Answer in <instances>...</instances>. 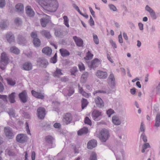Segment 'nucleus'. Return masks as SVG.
<instances>
[{"instance_id":"f3484780","label":"nucleus","mask_w":160,"mask_h":160,"mask_svg":"<svg viewBox=\"0 0 160 160\" xmlns=\"http://www.w3.org/2000/svg\"><path fill=\"white\" fill-rule=\"evenodd\" d=\"M73 39L77 46L79 47H83V41L81 38L75 36L73 37Z\"/></svg>"},{"instance_id":"c756f323","label":"nucleus","mask_w":160,"mask_h":160,"mask_svg":"<svg viewBox=\"0 0 160 160\" xmlns=\"http://www.w3.org/2000/svg\"><path fill=\"white\" fill-rule=\"evenodd\" d=\"M61 56L63 57L68 56L70 54L69 52L66 49L62 48L59 50Z\"/></svg>"},{"instance_id":"412c9836","label":"nucleus","mask_w":160,"mask_h":160,"mask_svg":"<svg viewBox=\"0 0 160 160\" xmlns=\"http://www.w3.org/2000/svg\"><path fill=\"white\" fill-rule=\"evenodd\" d=\"M19 97L21 100L23 102H25L27 101V97L26 92L25 91H23L20 93L19 95Z\"/></svg>"},{"instance_id":"4c0bfd02","label":"nucleus","mask_w":160,"mask_h":160,"mask_svg":"<svg viewBox=\"0 0 160 160\" xmlns=\"http://www.w3.org/2000/svg\"><path fill=\"white\" fill-rule=\"evenodd\" d=\"M15 92H12L9 96V100L12 103H13L15 102Z\"/></svg>"},{"instance_id":"603ef678","label":"nucleus","mask_w":160,"mask_h":160,"mask_svg":"<svg viewBox=\"0 0 160 160\" xmlns=\"http://www.w3.org/2000/svg\"><path fill=\"white\" fill-rule=\"evenodd\" d=\"M93 56V54L91 53L90 51H88L86 57L85 58L87 59H89L92 58Z\"/></svg>"},{"instance_id":"0e129e2a","label":"nucleus","mask_w":160,"mask_h":160,"mask_svg":"<svg viewBox=\"0 0 160 160\" xmlns=\"http://www.w3.org/2000/svg\"><path fill=\"white\" fill-rule=\"evenodd\" d=\"M118 42L120 43H122L123 42V39L122 38L121 32H120V34L118 36Z\"/></svg>"},{"instance_id":"4be33fe9","label":"nucleus","mask_w":160,"mask_h":160,"mask_svg":"<svg viewBox=\"0 0 160 160\" xmlns=\"http://www.w3.org/2000/svg\"><path fill=\"white\" fill-rule=\"evenodd\" d=\"M97 145V141L95 140H92L88 142L87 144V147L89 149H92L96 147Z\"/></svg>"},{"instance_id":"864d4df0","label":"nucleus","mask_w":160,"mask_h":160,"mask_svg":"<svg viewBox=\"0 0 160 160\" xmlns=\"http://www.w3.org/2000/svg\"><path fill=\"white\" fill-rule=\"evenodd\" d=\"M77 71V69L76 67H73L71 69V72L72 75L75 76L76 72Z\"/></svg>"},{"instance_id":"13d9d810","label":"nucleus","mask_w":160,"mask_h":160,"mask_svg":"<svg viewBox=\"0 0 160 160\" xmlns=\"http://www.w3.org/2000/svg\"><path fill=\"white\" fill-rule=\"evenodd\" d=\"M8 25V23L6 21L5 22H3L2 25L1 24V28L5 29L7 27Z\"/></svg>"},{"instance_id":"e2e57ef3","label":"nucleus","mask_w":160,"mask_h":160,"mask_svg":"<svg viewBox=\"0 0 160 160\" xmlns=\"http://www.w3.org/2000/svg\"><path fill=\"white\" fill-rule=\"evenodd\" d=\"M25 42V40L24 38H21V40L18 39V42L20 44H24Z\"/></svg>"},{"instance_id":"20e7f679","label":"nucleus","mask_w":160,"mask_h":160,"mask_svg":"<svg viewBox=\"0 0 160 160\" xmlns=\"http://www.w3.org/2000/svg\"><path fill=\"white\" fill-rule=\"evenodd\" d=\"M109 136L108 131L106 129H102L100 132L98 137L103 142H105L108 139Z\"/></svg>"},{"instance_id":"f704fd0d","label":"nucleus","mask_w":160,"mask_h":160,"mask_svg":"<svg viewBox=\"0 0 160 160\" xmlns=\"http://www.w3.org/2000/svg\"><path fill=\"white\" fill-rule=\"evenodd\" d=\"M88 132V128H83L78 131V135H81L83 134H86Z\"/></svg>"},{"instance_id":"9d476101","label":"nucleus","mask_w":160,"mask_h":160,"mask_svg":"<svg viewBox=\"0 0 160 160\" xmlns=\"http://www.w3.org/2000/svg\"><path fill=\"white\" fill-rule=\"evenodd\" d=\"M72 116L70 113H66L63 117V121L66 124H69L72 120Z\"/></svg>"},{"instance_id":"c85d7f7f","label":"nucleus","mask_w":160,"mask_h":160,"mask_svg":"<svg viewBox=\"0 0 160 160\" xmlns=\"http://www.w3.org/2000/svg\"><path fill=\"white\" fill-rule=\"evenodd\" d=\"M41 34L47 38H50L52 36L49 32L46 30H42L41 31Z\"/></svg>"},{"instance_id":"37998d69","label":"nucleus","mask_w":160,"mask_h":160,"mask_svg":"<svg viewBox=\"0 0 160 160\" xmlns=\"http://www.w3.org/2000/svg\"><path fill=\"white\" fill-rule=\"evenodd\" d=\"M46 142L48 143H52L54 140L53 138L51 136H47L45 138Z\"/></svg>"},{"instance_id":"a211bd4d","label":"nucleus","mask_w":160,"mask_h":160,"mask_svg":"<svg viewBox=\"0 0 160 160\" xmlns=\"http://www.w3.org/2000/svg\"><path fill=\"white\" fill-rule=\"evenodd\" d=\"M31 92L32 95L36 98L41 99L44 98V95L43 93L36 92L34 90H32Z\"/></svg>"},{"instance_id":"ddd939ff","label":"nucleus","mask_w":160,"mask_h":160,"mask_svg":"<svg viewBox=\"0 0 160 160\" xmlns=\"http://www.w3.org/2000/svg\"><path fill=\"white\" fill-rule=\"evenodd\" d=\"M38 116L40 119L43 118L46 114L45 110L44 108L40 107L37 109Z\"/></svg>"},{"instance_id":"7ed1b4c3","label":"nucleus","mask_w":160,"mask_h":160,"mask_svg":"<svg viewBox=\"0 0 160 160\" xmlns=\"http://www.w3.org/2000/svg\"><path fill=\"white\" fill-rule=\"evenodd\" d=\"M9 59L8 55L4 52H2L1 56V69L2 70L5 69L9 62Z\"/></svg>"},{"instance_id":"4d7b16f0","label":"nucleus","mask_w":160,"mask_h":160,"mask_svg":"<svg viewBox=\"0 0 160 160\" xmlns=\"http://www.w3.org/2000/svg\"><path fill=\"white\" fill-rule=\"evenodd\" d=\"M109 42L113 48H117V46L115 42H114L111 39L110 40Z\"/></svg>"},{"instance_id":"f03ea898","label":"nucleus","mask_w":160,"mask_h":160,"mask_svg":"<svg viewBox=\"0 0 160 160\" xmlns=\"http://www.w3.org/2000/svg\"><path fill=\"white\" fill-rule=\"evenodd\" d=\"M113 152L116 156V160H125L126 153L123 149L118 148L114 149Z\"/></svg>"},{"instance_id":"774afa93","label":"nucleus","mask_w":160,"mask_h":160,"mask_svg":"<svg viewBox=\"0 0 160 160\" xmlns=\"http://www.w3.org/2000/svg\"><path fill=\"white\" fill-rule=\"evenodd\" d=\"M141 138L144 142H146L147 141V137L144 133H142V134Z\"/></svg>"},{"instance_id":"3c124183","label":"nucleus","mask_w":160,"mask_h":160,"mask_svg":"<svg viewBox=\"0 0 160 160\" xmlns=\"http://www.w3.org/2000/svg\"><path fill=\"white\" fill-rule=\"evenodd\" d=\"M84 122L86 124H88L91 126L92 125V122L90 119L88 117H86L85 119Z\"/></svg>"},{"instance_id":"7c9ffc66","label":"nucleus","mask_w":160,"mask_h":160,"mask_svg":"<svg viewBox=\"0 0 160 160\" xmlns=\"http://www.w3.org/2000/svg\"><path fill=\"white\" fill-rule=\"evenodd\" d=\"M78 89L79 92L85 97L88 98L91 96L90 93H88L84 91L82 88L79 87Z\"/></svg>"},{"instance_id":"a878e982","label":"nucleus","mask_w":160,"mask_h":160,"mask_svg":"<svg viewBox=\"0 0 160 160\" xmlns=\"http://www.w3.org/2000/svg\"><path fill=\"white\" fill-rule=\"evenodd\" d=\"M23 68L25 70L29 71L32 68V65L29 62H26L23 65Z\"/></svg>"},{"instance_id":"2eb2a0df","label":"nucleus","mask_w":160,"mask_h":160,"mask_svg":"<svg viewBox=\"0 0 160 160\" xmlns=\"http://www.w3.org/2000/svg\"><path fill=\"white\" fill-rule=\"evenodd\" d=\"M4 132L6 136L9 138H12L14 136L12 130L9 127H5Z\"/></svg>"},{"instance_id":"dca6fc26","label":"nucleus","mask_w":160,"mask_h":160,"mask_svg":"<svg viewBox=\"0 0 160 160\" xmlns=\"http://www.w3.org/2000/svg\"><path fill=\"white\" fill-rule=\"evenodd\" d=\"M112 122L115 125H119L121 123V121L119 117L117 115H114L112 117Z\"/></svg>"},{"instance_id":"aec40b11","label":"nucleus","mask_w":160,"mask_h":160,"mask_svg":"<svg viewBox=\"0 0 160 160\" xmlns=\"http://www.w3.org/2000/svg\"><path fill=\"white\" fill-rule=\"evenodd\" d=\"M108 83L111 87L115 86V78L113 74L111 73L110 74L108 78Z\"/></svg>"},{"instance_id":"5701e85b","label":"nucleus","mask_w":160,"mask_h":160,"mask_svg":"<svg viewBox=\"0 0 160 160\" xmlns=\"http://www.w3.org/2000/svg\"><path fill=\"white\" fill-rule=\"evenodd\" d=\"M26 14L29 16L31 17L34 15V12L30 6H27L25 9Z\"/></svg>"},{"instance_id":"e433bc0d","label":"nucleus","mask_w":160,"mask_h":160,"mask_svg":"<svg viewBox=\"0 0 160 160\" xmlns=\"http://www.w3.org/2000/svg\"><path fill=\"white\" fill-rule=\"evenodd\" d=\"M88 76V73L87 72L84 73L82 76L81 78V82H85L87 79Z\"/></svg>"},{"instance_id":"4468645a","label":"nucleus","mask_w":160,"mask_h":160,"mask_svg":"<svg viewBox=\"0 0 160 160\" xmlns=\"http://www.w3.org/2000/svg\"><path fill=\"white\" fill-rule=\"evenodd\" d=\"M49 17L47 15H44V17L41 19L40 20L42 26L43 27H46V24L49 22Z\"/></svg>"},{"instance_id":"9b49d317","label":"nucleus","mask_w":160,"mask_h":160,"mask_svg":"<svg viewBox=\"0 0 160 160\" xmlns=\"http://www.w3.org/2000/svg\"><path fill=\"white\" fill-rule=\"evenodd\" d=\"M94 102L97 107L100 108L104 107V102L100 97H98L95 98Z\"/></svg>"},{"instance_id":"58836bf2","label":"nucleus","mask_w":160,"mask_h":160,"mask_svg":"<svg viewBox=\"0 0 160 160\" xmlns=\"http://www.w3.org/2000/svg\"><path fill=\"white\" fill-rule=\"evenodd\" d=\"M150 146L148 143H146L142 145L141 152L144 153L145 152V150L148 148H150Z\"/></svg>"},{"instance_id":"680f3d73","label":"nucleus","mask_w":160,"mask_h":160,"mask_svg":"<svg viewBox=\"0 0 160 160\" xmlns=\"http://www.w3.org/2000/svg\"><path fill=\"white\" fill-rule=\"evenodd\" d=\"M107 93V92L106 91L104 90H98L96 91H95L93 92V94L94 95H95L97 93Z\"/></svg>"},{"instance_id":"338daca9","label":"nucleus","mask_w":160,"mask_h":160,"mask_svg":"<svg viewBox=\"0 0 160 160\" xmlns=\"http://www.w3.org/2000/svg\"><path fill=\"white\" fill-rule=\"evenodd\" d=\"M145 130V127L144 125V124H143V122H142L140 127V131L141 132H144Z\"/></svg>"},{"instance_id":"f257e3e1","label":"nucleus","mask_w":160,"mask_h":160,"mask_svg":"<svg viewBox=\"0 0 160 160\" xmlns=\"http://www.w3.org/2000/svg\"><path fill=\"white\" fill-rule=\"evenodd\" d=\"M37 1L46 10L51 12H55L59 6L58 0H37Z\"/></svg>"},{"instance_id":"393cba45","label":"nucleus","mask_w":160,"mask_h":160,"mask_svg":"<svg viewBox=\"0 0 160 160\" xmlns=\"http://www.w3.org/2000/svg\"><path fill=\"white\" fill-rule=\"evenodd\" d=\"M154 126L157 128L160 126V112L158 113L156 115Z\"/></svg>"},{"instance_id":"f8f14e48","label":"nucleus","mask_w":160,"mask_h":160,"mask_svg":"<svg viewBox=\"0 0 160 160\" xmlns=\"http://www.w3.org/2000/svg\"><path fill=\"white\" fill-rule=\"evenodd\" d=\"M63 92L65 96H70L73 94L74 91L73 88H67L63 89Z\"/></svg>"},{"instance_id":"69168bd1","label":"nucleus","mask_w":160,"mask_h":160,"mask_svg":"<svg viewBox=\"0 0 160 160\" xmlns=\"http://www.w3.org/2000/svg\"><path fill=\"white\" fill-rule=\"evenodd\" d=\"M156 91L157 93H160V82L156 87Z\"/></svg>"},{"instance_id":"79ce46f5","label":"nucleus","mask_w":160,"mask_h":160,"mask_svg":"<svg viewBox=\"0 0 160 160\" xmlns=\"http://www.w3.org/2000/svg\"><path fill=\"white\" fill-rule=\"evenodd\" d=\"M88 104V102L87 99L83 98L82 101V108L83 109L86 107Z\"/></svg>"},{"instance_id":"6e6552de","label":"nucleus","mask_w":160,"mask_h":160,"mask_svg":"<svg viewBox=\"0 0 160 160\" xmlns=\"http://www.w3.org/2000/svg\"><path fill=\"white\" fill-rule=\"evenodd\" d=\"M101 63V60L98 58H96L91 62H89L88 64L89 67L90 68L94 69L98 67Z\"/></svg>"},{"instance_id":"423d86ee","label":"nucleus","mask_w":160,"mask_h":160,"mask_svg":"<svg viewBox=\"0 0 160 160\" xmlns=\"http://www.w3.org/2000/svg\"><path fill=\"white\" fill-rule=\"evenodd\" d=\"M28 138L27 135L24 134H18L16 137V141L20 143H23L26 142Z\"/></svg>"},{"instance_id":"a19ab883","label":"nucleus","mask_w":160,"mask_h":160,"mask_svg":"<svg viewBox=\"0 0 160 160\" xmlns=\"http://www.w3.org/2000/svg\"><path fill=\"white\" fill-rule=\"evenodd\" d=\"M7 81L8 84L13 86L16 83V80L14 79L9 78L7 79Z\"/></svg>"},{"instance_id":"72a5a7b5","label":"nucleus","mask_w":160,"mask_h":160,"mask_svg":"<svg viewBox=\"0 0 160 160\" xmlns=\"http://www.w3.org/2000/svg\"><path fill=\"white\" fill-rule=\"evenodd\" d=\"M54 34L57 37H61L63 36V31L60 29H58L55 30Z\"/></svg>"},{"instance_id":"2f4dec72","label":"nucleus","mask_w":160,"mask_h":160,"mask_svg":"<svg viewBox=\"0 0 160 160\" xmlns=\"http://www.w3.org/2000/svg\"><path fill=\"white\" fill-rule=\"evenodd\" d=\"M62 75H63V73L62 72V70L58 68H57L56 70L53 74V75L54 77H59Z\"/></svg>"},{"instance_id":"ea45409f","label":"nucleus","mask_w":160,"mask_h":160,"mask_svg":"<svg viewBox=\"0 0 160 160\" xmlns=\"http://www.w3.org/2000/svg\"><path fill=\"white\" fill-rule=\"evenodd\" d=\"M33 43L35 47H38L40 45L41 42L39 39L36 38L33 39Z\"/></svg>"},{"instance_id":"bf43d9fd","label":"nucleus","mask_w":160,"mask_h":160,"mask_svg":"<svg viewBox=\"0 0 160 160\" xmlns=\"http://www.w3.org/2000/svg\"><path fill=\"white\" fill-rule=\"evenodd\" d=\"M26 131L28 134L31 135L30 131L29 128V126L28 123L27 122H26Z\"/></svg>"},{"instance_id":"0eeeda50","label":"nucleus","mask_w":160,"mask_h":160,"mask_svg":"<svg viewBox=\"0 0 160 160\" xmlns=\"http://www.w3.org/2000/svg\"><path fill=\"white\" fill-rule=\"evenodd\" d=\"M145 9L146 11L149 13L152 19L156 20L157 18V17L155 11L148 5H147L145 7Z\"/></svg>"},{"instance_id":"5fc2aeb1","label":"nucleus","mask_w":160,"mask_h":160,"mask_svg":"<svg viewBox=\"0 0 160 160\" xmlns=\"http://www.w3.org/2000/svg\"><path fill=\"white\" fill-rule=\"evenodd\" d=\"M50 62L52 63H55L57 62V54L56 53L53 58L50 60Z\"/></svg>"},{"instance_id":"1a4fd4ad","label":"nucleus","mask_w":160,"mask_h":160,"mask_svg":"<svg viewBox=\"0 0 160 160\" xmlns=\"http://www.w3.org/2000/svg\"><path fill=\"white\" fill-rule=\"evenodd\" d=\"M102 115V112L99 111L94 110L92 114L93 119L96 121H98L100 119V117Z\"/></svg>"},{"instance_id":"49530a36","label":"nucleus","mask_w":160,"mask_h":160,"mask_svg":"<svg viewBox=\"0 0 160 160\" xmlns=\"http://www.w3.org/2000/svg\"><path fill=\"white\" fill-rule=\"evenodd\" d=\"M93 37L95 43L96 44H98L99 43V40L97 35L93 33Z\"/></svg>"},{"instance_id":"a18cd8bd","label":"nucleus","mask_w":160,"mask_h":160,"mask_svg":"<svg viewBox=\"0 0 160 160\" xmlns=\"http://www.w3.org/2000/svg\"><path fill=\"white\" fill-rule=\"evenodd\" d=\"M14 22L17 25L19 26L22 23V22L20 18H15Z\"/></svg>"},{"instance_id":"473e14b6","label":"nucleus","mask_w":160,"mask_h":160,"mask_svg":"<svg viewBox=\"0 0 160 160\" xmlns=\"http://www.w3.org/2000/svg\"><path fill=\"white\" fill-rule=\"evenodd\" d=\"M10 52L16 54H18L20 53V50L16 47L12 46L10 48Z\"/></svg>"},{"instance_id":"09e8293b","label":"nucleus","mask_w":160,"mask_h":160,"mask_svg":"<svg viewBox=\"0 0 160 160\" xmlns=\"http://www.w3.org/2000/svg\"><path fill=\"white\" fill-rule=\"evenodd\" d=\"M108 7L111 10L114 12L117 11V8L116 6L112 4H110L108 5Z\"/></svg>"},{"instance_id":"39448f33","label":"nucleus","mask_w":160,"mask_h":160,"mask_svg":"<svg viewBox=\"0 0 160 160\" xmlns=\"http://www.w3.org/2000/svg\"><path fill=\"white\" fill-rule=\"evenodd\" d=\"M96 76L99 79H105L107 78L108 74L106 70H98L95 73Z\"/></svg>"},{"instance_id":"8fccbe9b","label":"nucleus","mask_w":160,"mask_h":160,"mask_svg":"<svg viewBox=\"0 0 160 160\" xmlns=\"http://www.w3.org/2000/svg\"><path fill=\"white\" fill-rule=\"evenodd\" d=\"M114 113V111L112 109H109L107 111V114L108 117H110Z\"/></svg>"},{"instance_id":"cd10ccee","label":"nucleus","mask_w":160,"mask_h":160,"mask_svg":"<svg viewBox=\"0 0 160 160\" xmlns=\"http://www.w3.org/2000/svg\"><path fill=\"white\" fill-rule=\"evenodd\" d=\"M16 11L18 12H22L24 11V7L22 4L19 3L17 4L15 7Z\"/></svg>"},{"instance_id":"c03bdc74","label":"nucleus","mask_w":160,"mask_h":160,"mask_svg":"<svg viewBox=\"0 0 160 160\" xmlns=\"http://www.w3.org/2000/svg\"><path fill=\"white\" fill-rule=\"evenodd\" d=\"M88 160H97L96 154L94 152L92 153Z\"/></svg>"},{"instance_id":"052dcab7","label":"nucleus","mask_w":160,"mask_h":160,"mask_svg":"<svg viewBox=\"0 0 160 160\" xmlns=\"http://www.w3.org/2000/svg\"><path fill=\"white\" fill-rule=\"evenodd\" d=\"M143 24L142 22H140L138 23V26L139 29L141 31H143L144 29Z\"/></svg>"},{"instance_id":"6e6d98bb","label":"nucleus","mask_w":160,"mask_h":160,"mask_svg":"<svg viewBox=\"0 0 160 160\" xmlns=\"http://www.w3.org/2000/svg\"><path fill=\"white\" fill-rule=\"evenodd\" d=\"M78 66L80 71H83L85 70V68L83 64L80 63L78 64Z\"/></svg>"},{"instance_id":"de8ad7c7","label":"nucleus","mask_w":160,"mask_h":160,"mask_svg":"<svg viewBox=\"0 0 160 160\" xmlns=\"http://www.w3.org/2000/svg\"><path fill=\"white\" fill-rule=\"evenodd\" d=\"M8 113L10 116V118L13 117H15V113L14 110L12 109L10 110L8 112Z\"/></svg>"},{"instance_id":"c9c22d12","label":"nucleus","mask_w":160,"mask_h":160,"mask_svg":"<svg viewBox=\"0 0 160 160\" xmlns=\"http://www.w3.org/2000/svg\"><path fill=\"white\" fill-rule=\"evenodd\" d=\"M63 23L68 28L69 27V19L67 16H64L63 17Z\"/></svg>"},{"instance_id":"b1692460","label":"nucleus","mask_w":160,"mask_h":160,"mask_svg":"<svg viewBox=\"0 0 160 160\" xmlns=\"http://www.w3.org/2000/svg\"><path fill=\"white\" fill-rule=\"evenodd\" d=\"M6 38L10 43L14 41V37L11 32H8L6 34Z\"/></svg>"},{"instance_id":"6ab92c4d","label":"nucleus","mask_w":160,"mask_h":160,"mask_svg":"<svg viewBox=\"0 0 160 160\" xmlns=\"http://www.w3.org/2000/svg\"><path fill=\"white\" fill-rule=\"evenodd\" d=\"M48 61L43 58H39L37 60V64L44 67H46L48 65Z\"/></svg>"},{"instance_id":"bb28decb","label":"nucleus","mask_w":160,"mask_h":160,"mask_svg":"<svg viewBox=\"0 0 160 160\" xmlns=\"http://www.w3.org/2000/svg\"><path fill=\"white\" fill-rule=\"evenodd\" d=\"M42 52L44 54L48 56H50L52 52V50L49 47H46L42 49Z\"/></svg>"}]
</instances>
